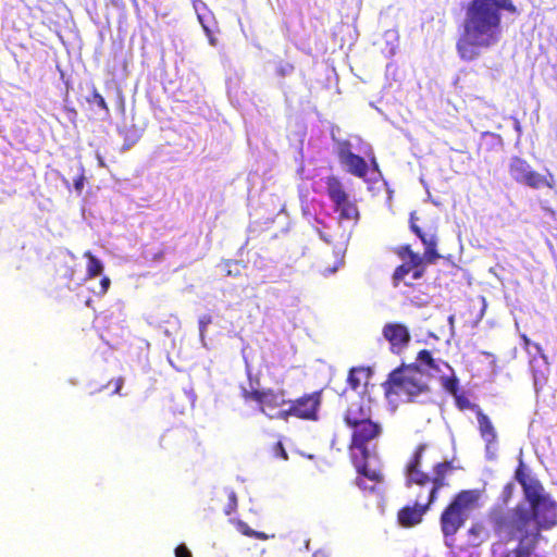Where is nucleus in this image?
Wrapping results in <instances>:
<instances>
[{"instance_id":"09e8293b","label":"nucleus","mask_w":557,"mask_h":557,"mask_svg":"<svg viewBox=\"0 0 557 557\" xmlns=\"http://www.w3.org/2000/svg\"><path fill=\"white\" fill-rule=\"evenodd\" d=\"M69 280H73V271L71 272V274L69 275Z\"/></svg>"},{"instance_id":"f704fd0d","label":"nucleus","mask_w":557,"mask_h":557,"mask_svg":"<svg viewBox=\"0 0 557 557\" xmlns=\"http://www.w3.org/2000/svg\"><path fill=\"white\" fill-rule=\"evenodd\" d=\"M236 529L238 532H240L243 535L251 537L253 534V531L246 522L244 521H237L236 522Z\"/></svg>"},{"instance_id":"58836bf2","label":"nucleus","mask_w":557,"mask_h":557,"mask_svg":"<svg viewBox=\"0 0 557 557\" xmlns=\"http://www.w3.org/2000/svg\"><path fill=\"white\" fill-rule=\"evenodd\" d=\"M175 557H193L190 550L187 548L186 545L180 544L175 548Z\"/></svg>"},{"instance_id":"b1692460","label":"nucleus","mask_w":557,"mask_h":557,"mask_svg":"<svg viewBox=\"0 0 557 557\" xmlns=\"http://www.w3.org/2000/svg\"><path fill=\"white\" fill-rule=\"evenodd\" d=\"M358 472L359 474H361L360 478L368 479L375 485L380 484L383 481V474L381 473V471L376 469H370L367 467V465L359 467Z\"/></svg>"},{"instance_id":"20e7f679","label":"nucleus","mask_w":557,"mask_h":557,"mask_svg":"<svg viewBox=\"0 0 557 557\" xmlns=\"http://www.w3.org/2000/svg\"><path fill=\"white\" fill-rule=\"evenodd\" d=\"M426 444H419L404 468L405 485L408 488L431 487L430 499L434 494L449 486L447 476L454 471L451 461H441L432 467V475L422 470V458Z\"/></svg>"},{"instance_id":"e433bc0d","label":"nucleus","mask_w":557,"mask_h":557,"mask_svg":"<svg viewBox=\"0 0 557 557\" xmlns=\"http://www.w3.org/2000/svg\"><path fill=\"white\" fill-rule=\"evenodd\" d=\"M412 251L413 250L411 249L410 245H404L396 249L397 256L404 260H406L408 258V256L410 255V252H412Z\"/></svg>"},{"instance_id":"9d476101","label":"nucleus","mask_w":557,"mask_h":557,"mask_svg":"<svg viewBox=\"0 0 557 557\" xmlns=\"http://www.w3.org/2000/svg\"><path fill=\"white\" fill-rule=\"evenodd\" d=\"M321 404L322 391L304 394L294 400L288 399V407L285 409V420L289 417H295L301 420L317 421Z\"/></svg>"},{"instance_id":"f257e3e1","label":"nucleus","mask_w":557,"mask_h":557,"mask_svg":"<svg viewBox=\"0 0 557 557\" xmlns=\"http://www.w3.org/2000/svg\"><path fill=\"white\" fill-rule=\"evenodd\" d=\"M503 12L519 14L513 0H470L467 3L456 41V51L461 60L473 61L482 50L491 49L502 41Z\"/></svg>"},{"instance_id":"dca6fc26","label":"nucleus","mask_w":557,"mask_h":557,"mask_svg":"<svg viewBox=\"0 0 557 557\" xmlns=\"http://www.w3.org/2000/svg\"><path fill=\"white\" fill-rule=\"evenodd\" d=\"M428 510L429 508L414 502L413 506H405L398 510V523L405 528L417 525L422 521L423 516Z\"/></svg>"},{"instance_id":"bb28decb","label":"nucleus","mask_w":557,"mask_h":557,"mask_svg":"<svg viewBox=\"0 0 557 557\" xmlns=\"http://www.w3.org/2000/svg\"><path fill=\"white\" fill-rule=\"evenodd\" d=\"M225 274L227 276H239L244 265L236 260H227L225 263Z\"/></svg>"},{"instance_id":"c03bdc74","label":"nucleus","mask_w":557,"mask_h":557,"mask_svg":"<svg viewBox=\"0 0 557 557\" xmlns=\"http://www.w3.org/2000/svg\"><path fill=\"white\" fill-rule=\"evenodd\" d=\"M251 537H255V539H258V540H261V541H265L270 536L268 534H265L264 532L253 531V534H252Z\"/></svg>"},{"instance_id":"9b49d317","label":"nucleus","mask_w":557,"mask_h":557,"mask_svg":"<svg viewBox=\"0 0 557 557\" xmlns=\"http://www.w3.org/2000/svg\"><path fill=\"white\" fill-rule=\"evenodd\" d=\"M350 448H356L360 451L362 458L366 460L369 457L368 444L377 440L382 434V425L373 421L372 418L350 426Z\"/></svg>"},{"instance_id":"4be33fe9","label":"nucleus","mask_w":557,"mask_h":557,"mask_svg":"<svg viewBox=\"0 0 557 557\" xmlns=\"http://www.w3.org/2000/svg\"><path fill=\"white\" fill-rule=\"evenodd\" d=\"M193 7L201 25L214 22L215 17L205 1L194 0Z\"/></svg>"},{"instance_id":"2f4dec72","label":"nucleus","mask_w":557,"mask_h":557,"mask_svg":"<svg viewBox=\"0 0 557 557\" xmlns=\"http://www.w3.org/2000/svg\"><path fill=\"white\" fill-rule=\"evenodd\" d=\"M272 453L274 457H278L283 460H287L288 455L284 448V445L281 441L276 442L272 447Z\"/></svg>"},{"instance_id":"1a4fd4ad","label":"nucleus","mask_w":557,"mask_h":557,"mask_svg":"<svg viewBox=\"0 0 557 557\" xmlns=\"http://www.w3.org/2000/svg\"><path fill=\"white\" fill-rule=\"evenodd\" d=\"M326 194L333 202V209L338 213L341 221L358 222L360 219L359 209L354 200L350 199L342 181L330 175L325 178Z\"/></svg>"},{"instance_id":"a878e982","label":"nucleus","mask_w":557,"mask_h":557,"mask_svg":"<svg viewBox=\"0 0 557 557\" xmlns=\"http://www.w3.org/2000/svg\"><path fill=\"white\" fill-rule=\"evenodd\" d=\"M410 272H412V268L407 262L398 265L393 273V285L397 287Z\"/></svg>"},{"instance_id":"a18cd8bd","label":"nucleus","mask_w":557,"mask_h":557,"mask_svg":"<svg viewBox=\"0 0 557 557\" xmlns=\"http://www.w3.org/2000/svg\"><path fill=\"white\" fill-rule=\"evenodd\" d=\"M66 112L69 113L70 120L75 121L77 116V111L74 108H66Z\"/></svg>"},{"instance_id":"5701e85b","label":"nucleus","mask_w":557,"mask_h":557,"mask_svg":"<svg viewBox=\"0 0 557 557\" xmlns=\"http://www.w3.org/2000/svg\"><path fill=\"white\" fill-rule=\"evenodd\" d=\"M414 502L430 509L431 505L437 499L438 494L430 499L431 487H413Z\"/></svg>"},{"instance_id":"37998d69","label":"nucleus","mask_w":557,"mask_h":557,"mask_svg":"<svg viewBox=\"0 0 557 557\" xmlns=\"http://www.w3.org/2000/svg\"><path fill=\"white\" fill-rule=\"evenodd\" d=\"M370 169H371L373 172H377V173H380V168H379V164H377V162H376L375 157H372V158L370 159L369 170H370Z\"/></svg>"},{"instance_id":"a211bd4d","label":"nucleus","mask_w":557,"mask_h":557,"mask_svg":"<svg viewBox=\"0 0 557 557\" xmlns=\"http://www.w3.org/2000/svg\"><path fill=\"white\" fill-rule=\"evenodd\" d=\"M487 537L488 532L482 522H473L467 531V541L470 547L481 546Z\"/></svg>"},{"instance_id":"49530a36","label":"nucleus","mask_w":557,"mask_h":557,"mask_svg":"<svg viewBox=\"0 0 557 557\" xmlns=\"http://www.w3.org/2000/svg\"><path fill=\"white\" fill-rule=\"evenodd\" d=\"M319 234H320V237H321L324 242L330 243V239H329V238H326V237H325L321 232H319Z\"/></svg>"},{"instance_id":"6e6552de","label":"nucleus","mask_w":557,"mask_h":557,"mask_svg":"<svg viewBox=\"0 0 557 557\" xmlns=\"http://www.w3.org/2000/svg\"><path fill=\"white\" fill-rule=\"evenodd\" d=\"M510 177L518 184L525 185L533 189L547 187L555 188L556 180L553 173L547 171L546 175L534 171L531 164L523 158L515 156L508 164Z\"/></svg>"},{"instance_id":"39448f33","label":"nucleus","mask_w":557,"mask_h":557,"mask_svg":"<svg viewBox=\"0 0 557 557\" xmlns=\"http://www.w3.org/2000/svg\"><path fill=\"white\" fill-rule=\"evenodd\" d=\"M382 387L387 398H405L408 401L429 391L424 372L417 363L401 364L394 369Z\"/></svg>"},{"instance_id":"de8ad7c7","label":"nucleus","mask_w":557,"mask_h":557,"mask_svg":"<svg viewBox=\"0 0 557 557\" xmlns=\"http://www.w3.org/2000/svg\"><path fill=\"white\" fill-rule=\"evenodd\" d=\"M545 211L547 213H549L550 215H554L555 214V211L553 209H545Z\"/></svg>"},{"instance_id":"aec40b11","label":"nucleus","mask_w":557,"mask_h":557,"mask_svg":"<svg viewBox=\"0 0 557 557\" xmlns=\"http://www.w3.org/2000/svg\"><path fill=\"white\" fill-rule=\"evenodd\" d=\"M417 360L421 364L425 366L428 368V370L432 373H441L442 372L441 366H444L445 368L450 370V367L447 362L442 361V360H435L432 357V354L426 349H422L419 351Z\"/></svg>"},{"instance_id":"a19ab883","label":"nucleus","mask_w":557,"mask_h":557,"mask_svg":"<svg viewBox=\"0 0 557 557\" xmlns=\"http://www.w3.org/2000/svg\"><path fill=\"white\" fill-rule=\"evenodd\" d=\"M110 284H111V281L108 276H103L101 280H100V292L99 294L103 295L108 292L109 287H110Z\"/></svg>"},{"instance_id":"393cba45","label":"nucleus","mask_w":557,"mask_h":557,"mask_svg":"<svg viewBox=\"0 0 557 557\" xmlns=\"http://www.w3.org/2000/svg\"><path fill=\"white\" fill-rule=\"evenodd\" d=\"M454 398L456 407L461 411L470 409L476 414L478 410H481V408L476 404H472L463 393H459Z\"/></svg>"},{"instance_id":"4468645a","label":"nucleus","mask_w":557,"mask_h":557,"mask_svg":"<svg viewBox=\"0 0 557 557\" xmlns=\"http://www.w3.org/2000/svg\"><path fill=\"white\" fill-rule=\"evenodd\" d=\"M383 336L391 344L394 354H400L409 344L411 336L408 327L401 323H386Z\"/></svg>"},{"instance_id":"ddd939ff","label":"nucleus","mask_w":557,"mask_h":557,"mask_svg":"<svg viewBox=\"0 0 557 557\" xmlns=\"http://www.w3.org/2000/svg\"><path fill=\"white\" fill-rule=\"evenodd\" d=\"M516 516V506L510 510L509 517L503 509H493L490 512V520L496 533H507L511 539L521 543L523 535L516 529L513 520Z\"/></svg>"},{"instance_id":"c756f323","label":"nucleus","mask_w":557,"mask_h":557,"mask_svg":"<svg viewBox=\"0 0 557 557\" xmlns=\"http://www.w3.org/2000/svg\"><path fill=\"white\" fill-rule=\"evenodd\" d=\"M207 37H208V40H209V44L211 46H216L218 45V38L214 36L213 34V28L214 26H216V21L214 20V22H209L205 25H201Z\"/></svg>"},{"instance_id":"2eb2a0df","label":"nucleus","mask_w":557,"mask_h":557,"mask_svg":"<svg viewBox=\"0 0 557 557\" xmlns=\"http://www.w3.org/2000/svg\"><path fill=\"white\" fill-rule=\"evenodd\" d=\"M371 418L372 408L370 399L364 397H359V399L351 401L344 413V422L348 428Z\"/></svg>"},{"instance_id":"0eeeda50","label":"nucleus","mask_w":557,"mask_h":557,"mask_svg":"<svg viewBox=\"0 0 557 557\" xmlns=\"http://www.w3.org/2000/svg\"><path fill=\"white\" fill-rule=\"evenodd\" d=\"M245 401H255L260 411L270 419L285 420V405H288L287 393L284 388H246L242 387Z\"/></svg>"},{"instance_id":"f3484780","label":"nucleus","mask_w":557,"mask_h":557,"mask_svg":"<svg viewBox=\"0 0 557 557\" xmlns=\"http://www.w3.org/2000/svg\"><path fill=\"white\" fill-rule=\"evenodd\" d=\"M476 419L481 437L487 445L495 443L497 438L495 428L492 424L490 418L482 411V409L478 410Z\"/></svg>"},{"instance_id":"6ab92c4d","label":"nucleus","mask_w":557,"mask_h":557,"mask_svg":"<svg viewBox=\"0 0 557 557\" xmlns=\"http://www.w3.org/2000/svg\"><path fill=\"white\" fill-rule=\"evenodd\" d=\"M523 544L518 542L516 548H509L505 543L497 542L492 545L491 557H523Z\"/></svg>"},{"instance_id":"c9c22d12","label":"nucleus","mask_w":557,"mask_h":557,"mask_svg":"<svg viewBox=\"0 0 557 557\" xmlns=\"http://www.w3.org/2000/svg\"><path fill=\"white\" fill-rule=\"evenodd\" d=\"M236 507H237V497H236L235 492L231 491L228 494V505H227V508L225 509V513L231 515L233 511H235Z\"/></svg>"},{"instance_id":"cd10ccee","label":"nucleus","mask_w":557,"mask_h":557,"mask_svg":"<svg viewBox=\"0 0 557 557\" xmlns=\"http://www.w3.org/2000/svg\"><path fill=\"white\" fill-rule=\"evenodd\" d=\"M459 381L456 376L445 377L444 387L447 392H449L454 397L459 394L458 388Z\"/></svg>"},{"instance_id":"423d86ee","label":"nucleus","mask_w":557,"mask_h":557,"mask_svg":"<svg viewBox=\"0 0 557 557\" xmlns=\"http://www.w3.org/2000/svg\"><path fill=\"white\" fill-rule=\"evenodd\" d=\"M417 221L418 216L416 215V212H411L409 219L410 230L420 238L424 245V252L422 256L412 251L406 261L410 268H412V277L414 280H419L423 276L425 272V264H432L441 258V255L436 250L437 237L435 233L423 232L422 228L417 224Z\"/></svg>"},{"instance_id":"7c9ffc66","label":"nucleus","mask_w":557,"mask_h":557,"mask_svg":"<svg viewBox=\"0 0 557 557\" xmlns=\"http://www.w3.org/2000/svg\"><path fill=\"white\" fill-rule=\"evenodd\" d=\"M360 371V369L352 368L348 373L347 382L352 389H357L360 386V379L357 376Z\"/></svg>"},{"instance_id":"473e14b6","label":"nucleus","mask_w":557,"mask_h":557,"mask_svg":"<svg viewBox=\"0 0 557 557\" xmlns=\"http://www.w3.org/2000/svg\"><path fill=\"white\" fill-rule=\"evenodd\" d=\"M520 337H521V339H522V342H523V348H524L527 351H529V352H530V347H534V348H535V350H536L539 354L543 355V350H542V347H541V345H540V344L532 343V342L530 341V338H529L525 334H521V336H520Z\"/></svg>"},{"instance_id":"f03ea898","label":"nucleus","mask_w":557,"mask_h":557,"mask_svg":"<svg viewBox=\"0 0 557 557\" xmlns=\"http://www.w3.org/2000/svg\"><path fill=\"white\" fill-rule=\"evenodd\" d=\"M515 478L522 486L529 508L516 506L515 527L523 535L521 541L540 542L542 532L557 525V503L547 494L542 483L530 476L522 465L516 470Z\"/></svg>"},{"instance_id":"4c0bfd02","label":"nucleus","mask_w":557,"mask_h":557,"mask_svg":"<svg viewBox=\"0 0 557 557\" xmlns=\"http://www.w3.org/2000/svg\"><path fill=\"white\" fill-rule=\"evenodd\" d=\"M109 384H113V386H114L112 394H120V392L124 385V377L119 376L116 379H113L109 382Z\"/></svg>"},{"instance_id":"c85d7f7f","label":"nucleus","mask_w":557,"mask_h":557,"mask_svg":"<svg viewBox=\"0 0 557 557\" xmlns=\"http://www.w3.org/2000/svg\"><path fill=\"white\" fill-rule=\"evenodd\" d=\"M89 102H95L100 109H102L107 114L109 113V107L104 100V98L99 94V91L94 88L91 92V98L88 99Z\"/></svg>"},{"instance_id":"f8f14e48","label":"nucleus","mask_w":557,"mask_h":557,"mask_svg":"<svg viewBox=\"0 0 557 557\" xmlns=\"http://www.w3.org/2000/svg\"><path fill=\"white\" fill-rule=\"evenodd\" d=\"M337 157L341 163L346 166L349 174L367 181L369 164L364 158L351 151V145L349 141H343L339 144Z\"/></svg>"},{"instance_id":"ea45409f","label":"nucleus","mask_w":557,"mask_h":557,"mask_svg":"<svg viewBox=\"0 0 557 557\" xmlns=\"http://www.w3.org/2000/svg\"><path fill=\"white\" fill-rule=\"evenodd\" d=\"M212 322V319L210 315L206 314V315H202L200 319H199V331H200V334L202 335L206 330H207V326Z\"/></svg>"},{"instance_id":"412c9836","label":"nucleus","mask_w":557,"mask_h":557,"mask_svg":"<svg viewBox=\"0 0 557 557\" xmlns=\"http://www.w3.org/2000/svg\"><path fill=\"white\" fill-rule=\"evenodd\" d=\"M83 256L87 259L86 280L101 275L103 272L102 262L89 250L85 251Z\"/></svg>"},{"instance_id":"7ed1b4c3","label":"nucleus","mask_w":557,"mask_h":557,"mask_svg":"<svg viewBox=\"0 0 557 557\" xmlns=\"http://www.w3.org/2000/svg\"><path fill=\"white\" fill-rule=\"evenodd\" d=\"M481 497L480 490H461L441 512L440 528L448 548H454L455 535L466 524L472 511L480 507Z\"/></svg>"},{"instance_id":"79ce46f5","label":"nucleus","mask_w":557,"mask_h":557,"mask_svg":"<svg viewBox=\"0 0 557 557\" xmlns=\"http://www.w3.org/2000/svg\"><path fill=\"white\" fill-rule=\"evenodd\" d=\"M84 181H85V176L84 174H81L78 175L75 180H74V187L75 189L81 193L84 188Z\"/></svg>"},{"instance_id":"72a5a7b5","label":"nucleus","mask_w":557,"mask_h":557,"mask_svg":"<svg viewBox=\"0 0 557 557\" xmlns=\"http://www.w3.org/2000/svg\"><path fill=\"white\" fill-rule=\"evenodd\" d=\"M356 485H357L360 490H362V491H368V492H370V493H372V492H374V491L376 490V485H375V484H373L372 482H371V484H368V483L366 482V479H363V478H359V476L356 479Z\"/></svg>"}]
</instances>
